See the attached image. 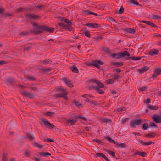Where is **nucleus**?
<instances>
[{
	"label": "nucleus",
	"instance_id": "1",
	"mask_svg": "<svg viewBox=\"0 0 161 161\" xmlns=\"http://www.w3.org/2000/svg\"><path fill=\"white\" fill-rule=\"evenodd\" d=\"M31 23L34 27L33 33L37 35L42 33L43 31L53 33L54 31V28L52 27L43 25H39L37 23L34 22H31Z\"/></svg>",
	"mask_w": 161,
	"mask_h": 161
},
{
	"label": "nucleus",
	"instance_id": "2",
	"mask_svg": "<svg viewBox=\"0 0 161 161\" xmlns=\"http://www.w3.org/2000/svg\"><path fill=\"white\" fill-rule=\"evenodd\" d=\"M61 20L62 21V22L58 23L59 26L62 27L64 29H68L70 31L73 30V28L71 27L72 23L70 21L64 18H62Z\"/></svg>",
	"mask_w": 161,
	"mask_h": 161
},
{
	"label": "nucleus",
	"instance_id": "3",
	"mask_svg": "<svg viewBox=\"0 0 161 161\" xmlns=\"http://www.w3.org/2000/svg\"><path fill=\"white\" fill-rule=\"evenodd\" d=\"M20 93L23 96L30 99H34L35 97L34 93L27 92L25 90L21 91Z\"/></svg>",
	"mask_w": 161,
	"mask_h": 161
},
{
	"label": "nucleus",
	"instance_id": "4",
	"mask_svg": "<svg viewBox=\"0 0 161 161\" xmlns=\"http://www.w3.org/2000/svg\"><path fill=\"white\" fill-rule=\"evenodd\" d=\"M42 121L44 125L48 128L49 129H54L55 128V126L53 124L50 123L49 121L45 119H42Z\"/></svg>",
	"mask_w": 161,
	"mask_h": 161
},
{
	"label": "nucleus",
	"instance_id": "5",
	"mask_svg": "<svg viewBox=\"0 0 161 161\" xmlns=\"http://www.w3.org/2000/svg\"><path fill=\"white\" fill-rule=\"evenodd\" d=\"M141 122L142 120L140 119H135L130 121V124L131 127L135 128L136 125H140Z\"/></svg>",
	"mask_w": 161,
	"mask_h": 161
},
{
	"label": "nucleus",
	"instance_id": "6",
	"mask_svg": "<svg viewBox=\"0 0 161 161\" xmlns=\"http://www.w3.org/2000/svg\"><path fill=\"white\" fill-rule=\"evenodd\" d=\"M68 94L67 93H65L63 92L60 94L55 95L53 96V97L54 99H56L57 98H63L67 100L68 99V97L67 96Z\"/></svg>",
	"mask_w": 161,
	"mask_h": 161
},
{
	"label": "nucleus",
	"instance_id": "7",
	"mask_svg": "<svg viewBox=\"0 0 161 161\" xmlns=\"http://www.w3.org/2000/svg\"><path fill=\"white\" fill-rule=\"evenodd\" d=\"M90 82L96 83L98 86H99V87L101 88H103L104 87V85L102 83L96 79H91L90 80Z\"/></svg>",
	"mask_w": 161,
	"mask_h": 161
},
{
	"label": "nucleus",
	"instance_id": "8",
	"mask_svg": "<svg viewBox=\"0 0 161 161\" xmlns=\"http://www.w3.org/2000/svg\"><path fill=\"white\" fill-rule=\"evenodd\" d=\"M85 25L87 26L89 28H97L100 27V24H97V23H88L86 24Z\"/></svg>",
	"mask_w": 161,
	"mask_h": 161
},
{
	"label": "nucleus",
	"instance_id": "9",
	"mask_svg": "<svg viewBox=\"0 0 161 161\" xmlns=\"http://www.w3.org/2000/svg\"><path fill=\"white\" fill-rule=\"evenodd\" d=\"M24 76L27 80L30 81H35L36 80V78L35 77L33 76L26 75H24Z\"/></svg>",
	"mask_w": 161,
	"mask_h": 161
},
{
	"label": "nucleus",
	"instance_id": "10",
	"mask_svg": "<svg viewBox=\"0 0 161 161\" xmlns=\"http://www.w3.org/2000/svg\"><path fill=\"white\" fill-rule=\"evenodd\" d=\"M63 81L65 83V84L70 87H72L74 86L71 83V81L70 80H68L66 78H62Z\"/></svg>",
	"mask_w": 161,
	"mask_h": 161
},
{
	"label": "nucleus",
	"instance_id": "11",
	"mask_svg": "<svg viewBox=\"0 0 161 161\" xmlns=\"http://www.w3.org/2000/svg\"><path fill=\"white\" fill-rule=\"evenodd\" d=\"M26 17L28 19H36L39 17V16L33 14H31L30 13L26 14Z\"/></svg>",
	"mask_w": 161,
	"mask_h": 161
},
{
	"label": "nucleus",
	"instance_id": "12",
	"mask_svg": "<svg viewBox=\"0 0 161 161\" xmlns=\"http://www.w3.org/2000/svg\"><path fill=\"white\" fill-rule=\"evenodd\" d=\"M159 52V51L158 50L153 49L149 51L148 53V54L151 56H153L155 55H158Z\"/></svg>",
	"mask_w": 161,
	"mask_h": 161
},
{
	"label": "nucleus",
	"instance_id": "13",
	"mask_svg": "<svg viewBox=\"0 0 161 161\" xmlns=\"http://www.w3.org/2000/svg\"><path fill=\"white\" fill-rule=\"evenodd\" d=\"M139 22H140L144 23L147 25H149L152 27H157V26L156 25L150 21L143 20V21H139Z\"/></svg>",
	"mask_w": 161,
	"mask_h": 161
},
{
	"label": "nucleus",
	"instance_id": "14",
	"mask_svg": "<svg viewBox=\"0 0 161 161\" xmlns=\"http://www.w3.org/2000/svg\"><path fill=\"white\" fill-rule=\"evenodd\" d=\"M142 57H140V56L136 57L135 56H131L128 57L127 58V60L131 59L133 60L137 61L141 59V58Z\"/></svg>",
	"mask_w": 161,
	"mask_h": 161
},
{
	"label": "nucleus",
	"instance_id": "15",
	"mask_svg": "<svg viewBox=\"0 0 161 161\" xmlns=\"http://www.w3.org/2000/svg\"><path fill=\"white\" fill-rule=\"evenodd\" d=\"M100 88H101L100 87H99V86H96V87H94V90H95L97 92L100 94H103L104 93V91L101 89Z\"/></svg>",
	"mask_w": 161,
	"mask_h": 161
},
{
	"label": "nucleus",
	"instance_id": "16",
	"mask_svg": "<svg viewBox=\"0 0 161 161\" xmlns=\"http://www.w3.org/2000/svg\"><path fill=\"white\" fill-rule=\"evenodd\" d=\"M95 157L97 158V157H101L104 158L105 160L106 158L107 157L105 155L101 153H97L95 154Z\"/></svg>",
	"mask_w": 161,
	"mask_h": 161
},
{
	"label": "nucleus",
	"instance_id": "17",
	"mask_svg": "<svg viewBox=\"0 0 161 161\" xmlns=\"http://www.w3.org/2000/svg\"><path fill=\"white\" fill-rule=\"evenodd\" d=\"M149 67L148 66H146L140 69L139 72L142 74L146 72L149 69Z\"/></svg>",
	"mask_w": 161,
	"mask_h": 161
},
{
	"label": "nucleus",
	"instance_id": "18",
	"mask_svg": "<svg viewBox=\"0 0 161 161\" xmlns=\"http://www.w3.org/2000/svg\"><path fill=\"white\" fill-rule=\"evenodd\" d=\"M120 56L121 58L122 57H125L126 56H128V57H129V56L130 55V53L127 51H125L123 52H120Z\"/></svg>",
	"mask_w": 161,
	"mask_h": 161
},
{
	"label": "nucleus",
	"instance_id": "19",
	"mask_svg": "<svg viewBox=\"0 0 161 161\" xmlns=\"http://www.w3.org/2000/svg\"><path fill=\"white\" fill-rule=\"evenodd\" d=\"M147 108L149 110H157L158 108V107L156 106H154L150 104L148 105Z\"/></svg>",
	"mask_w": 161,
	"mask_h": 161
},
{
	"label": "nucleus",
	"instance_id": "20",
	"mask_svg": "<svg viewBox=\"0 0 161 161\" xmlns=\"http://www.w3.org/2000/svg\"><path fill=\"white\" fill-rule=\"evenodd\" d=\"M6 83L8 84L14 82V79L13 77H10L7 78L6 79Z\"/></svg>",
	"mask_w": 161,
	"mask_h": 161
},
{
	"label": "nucleus",
	"instance_id": "21",
	"mask_svg": "<svg viewBox=\"0 0 161 161\" xmlns=\"http://www.w3.org/2000/svg\"><path fill=\"white\" fill-rule=\"evenodd\" d=\"M86 65L90 66H94L96 67H99V65L96 63L95 60L93 61L91 63H88Z\"/></svg>",
	"mask_w": 161,
	"mask_h": 161
},
{
	"label": "nucleus",
	"instance_id": "22",
	"mask_svg": "<svg viewBox=\"0 0 161 161\" xmlns=\"http://www.w3.org/2000/svg\"><path fill=\"white\" fill-rule=\"evenodd\" d=\"M156 134L154 132H151L149 134L145 135V137L148 138H151L155 136Z\"/></svg>",
	"mask_w": 161,
	"mask_h": 161
},
{
	"label": "nucleus",
	"instance_id": "23",
	"mask_svg": "<svg viewBox=\"0 0 161 161\" xmlns=\"http://www.w3.org/2000/svg\"><path fill=\"white\" fill-rule=\"evenodd\" d=\"M111 64L119 67L123 66V63L122 62H112L111 63Z\"/></svg>",
	"mask_w": 161,
	"mask_h": 161
},
{
	"label": "nucleus",
	"instance_id": "24",
	"mask_svg": "<svg viewBox=\"0 0 161 161\" xmlns=\"http://www.w3.org/2000/svg\"><path fill=\"white\" fill-rule=\"evenodd\" d=\"M125 30L126 32H129L132 34H134L136 32V31L134 29L131 28H126Z\"/></svg>",
	"mask_w": 161,
	"mask_h": 161
},
{
	"label": "nucleus",
	"instance_id": "25",
	"mask_svg": "<svg viewBox=\"0 0 161 161\" xmlns=\"http://www.w3.org/2000/svg\"><path fill=\"white\" fill-rule=\"evenodd\" d=\"M146 154L145 152H140L136 151L135 153V155H140L142 157H145Z\"/></svg>",
	"mask_w": 161,
	"mask_h": 161
},
{
	"label": "nucleus",
	"instance_id": "26",
	"mask_svg": "<svg viewBox=\"0 0 161 161\" xmlns=\"http://www.w3.org/2000/svg\"><path fill=\"white\" fill-rule=\"evenodd\" d=\"M116 145L118 146V148H125L126 147V145L124 143H119L117 142L116 143Z\"/></svg>",
	"mask_w": 161,
	"mask_h": 161
},
{
	"label": "nucleus",
	"instance_id": "27",
	"mask_svg": "<svg viewBox=\"0 0 161 161\" xmlns=\"http://www.w3.org/2000/svg\"><path fill=\"white\" fill-rule=\"evenodd\" d=\"M76 122V120L75 119H73L72 120L68 119L67 120V122L68 123L71 125H73L75 124Z\"/></svg>",
	"mask_w": 161,
	"mask_h": 161
},
{
	"label": "nucleus",
	"instance_id": "28",
	"mask_svg": "<svg viewBox=\"0 0 161 161\" xmlns=\"http://www.w3.org/2000/svg\"><path fill=\"white\" fill-rule=\"evenodd\" d=\"M111 56L113 58L117 59L121 58L119 53H114L111 55Z\"/></svg>",
	"mask_w": 161,
	"mask_h": 161
},
{
	"label": "nucleus",
	"instance_id": "29",
	"mask_svg": "<svg viewBox=\"0 0 161 161\" xmlns=\"http://www.w3.org/2000/svg\"><path fill=\"white\" fill-rule=\"evenodd\" d=\"M71 69L72 72L74 73H78L79 72L78 68L75 65L73 66Z\"/></svg>",
	"mask_w": 161,
	"mask_h": 161
},
{
	"label": "nucleus",
	"instance_id": "30",
	"mask_svg": "<svg viewBox=\"0 0 161 161\" xmlns=\"http://www.w3.org/2000/svg\"><path fill=\"white\" fill-rule=\"evenodd\" d=\"M101 121L103 122L104 123H108L111 122L112 121V120L111 119L108 118H102L101 119Z\"/></svg>",
	"mask_w": 161,
	"mask_h": 161
},
{
	"label": "nucleus",
	"instance_id": "31",
	"mask_svg": "<svg viewBox=\"0 0 161 161\" xmlns=\"http://www.w3.org/2000/svg\"><path fill=\"white\" fill-rule=\"evenodd\" d=\"M40 155L44 157H46L48 156H50L51 154L49 152H45L43 153H40Z\"/></svg>",
	"mask_w": 161,
	"mask_h": 161
},
{
	"label": "nucleus",
	"instance_id": "32",
	"mask_svg": "<svg viewBox=\"0 0 161 161\" xmlns=\"http://www.w3.org/2000/svg\"><path fill=\"white\" fill-rule=\"evenodd\" d=\"M8 154L6 153H5L3 154L2 156V161H7V157Z\"/></svg>",
	"mask_w": 161,
	"mask_h": 161
},
{
	"label": "nucleus",
	"instance_id": "33",
	"mask_svg": "<svg viewBox=\"0 0 161 161\" xmlns=\"http://www.w3.org/2000/svg\"><path fill=\"white\" fill-rule=\"evenodd\" d=\"M95 61H96V63L97 64H98L99 66V67H97V68H99V69L100 68V66L99 65V64L102 65L104 64V63L103 62H102V61H101L100 60H95Z\"/></svg>",
	"mask_w": 161,
	"mask_h": 161
},
{
	"label": "nucleus",
	"instance_id": "34",
	"mask_svg": "<svg viewBox=\"0 0 161 161\" xmlns=\"http://www.w3.org/2000/svg\"><path fill=\"white\" fill-rule=\"evenodd\" d=\"M149 127L148 124L147 123H144L142 127V129L143 130H146Z\"/></svg>",
	"mask_w": 161,
	"mask_h": 161
},
{
	"label": "nucleus",
	"instance_id": "35",
	"mask_svg": "<svg viewBox=\"0 0 161 161\" xmlns=\"http://www.w3.org/2000/svg\"><path fill=\"white\" fill-rule=\"evenodd\" d=\"M105 138L107 139L110 143H114L116 144V142L114 140L110 138L108 136L106 137Z\"/></svg>",
	"mask_w": 161,
	"mask_h": 161
},
{
	"label": "nucleus",
	"instance_id": "36",
	"mask_svg": "<svg viewBox=\"0 0 161 161\" xmlns=\"http://www.w3.org/2000/svg\"><path fill=\"white\" fill-rule=\"evenodd\" d=\"M107 152L108 153V154L112 155L113 157L114 158H116L115 153L114 152H112L110 150H107Z\"/></svg>",
	"mask_w": 161,
	"mask_h": 161
},
{
	"label": "nucleus",
	"instance_id": "37",
	"mask_svg": "<svg viewBox=\"0 0 161 161\" xmlns=\"http://www.w3.org/2000/svg\"><path fill=\"white\" fill-rule=\"evenodd\" d=\"M27 138L30 140H32L34 139V137L32 135L28 134L26 137Z\"/></svg>",
	"mask_w": 161,
	"mask_h": 161
},
{
	"label": "nucleus",
	"instance_id": "38",
	"mask_svg": "<svg viewBox=\"0 0 161 161\" xmlns=\"http://www.w3.org/2000/svg\"><path fill=\"white\" fill-rule=\"evenodd\" d=\"M129 2L131 3L134 5H139V3L137 2V1H135L134 0H129Z\"/></svg>",
	"mask_w": 161,
	"mask_h": 161
},
{
	"label": "nucleus",
	"instance_id": "39",
	"mask_svg": "<svg viewBox=\"0 0 161 161\" xmlns=\"http://www.w3.org/2000/svg\"><path fill=\"white\" fill-rule=\"evenodd\" d=\"M152 18L154 19H161V16L159 15H153L152 16Z\"/></svg>",
	"mask_w": 161,
	"mask_h": 161
},
{
	"label": "nucleus",
	"instance_id": "40",
	"mask_svg": "<svg viewBox=\"0 0 161 161\" xmlns=\"http://www.w3.org/2000/svg\"><path fill=\"white\" fill-rule=\"evenodd\" d=\"M42 63L44 65H47V64H51V62L49 59H45L42 62Z\"/></svg>",
	"mask_w": 161,
	"mask_h": 161
},
{
	"label": "nucleus",
	"instance_id": "41",
	"mask_svg": "<svg viewBox=\"0 0 161 161\" xmlns=\"http://www.w3.org/2000/svg\"><path fill=\"white\" fill-rule=\"evenodd\" d=\"M75 118L76 119H79V118H80V119L83 120H84L85 121H87V119L86 118L84 117H81L80 116L76 115V116H75Z\"/></svg>",
	"mask_w": 161,
	"mask_h": 161
},
{
	"label": "nucleus",
	"instance_id": "42",
	"mask_svg": "<svg viewBox=\"0 0 161 161\" xmlns=\"http://www.w3.org/2000/svg\"><path fill=\"white\" fill-rule=\"evenodd\" d=\"M83 14L86 15H89L91 14V11L88 10H84L83 11Z\"/></svg>",
	"mask_w": 161,
	"mask_h": 161
},
{
	"label": "nucleus",
	"instance_id": "43",
	"mask_svg": "<svg viewBox=\"0 0 161 161\" xmlns=\"http://www.w3.org/2000/svg\"><path fill=\"white\" fill-rule=\"evenodd\" d=\"M28 34V32L27 31H23L21 32L19 34V35L22 36H24L25 35H27Z\"/></svg>",
	"mask_w": 161,
	"mask_h": 161
},
{
	"label": "nucleus",
	"instance_id": "44",
	"mask_svg": "<svg viewBox=\"0 0 161 161\" xmlns=\"http://www.w3.org/2000/svg\"><path fill=\"white\" fill-rule=\"evenodd\" d=\"M158 76V74L156 73L155 71L154 73L152 74V77L150 78V79H155Z\"/></svg>",
	"mask_w": 161,
	"mask_h": 161
},
{
	"label": "nucleus",
	"instance_id": "45",
	"mask_svg": "<svg viewBox=\"0 0 161 161\" xmlns=\"http://www.w3.org/2000/svg\"><path fill=\"white\" fill-rule=\"evenodd\" d=\"M155 73L157 74H158V75L161 74V68H156L155 69Z\"/></svg>",
	"mask_w": 161,
	"mask_h": 161
},
{
	"label": "nucleus",
	"instance_id": "46",
	"mask_svg": "<svg viewBox=\"0 0 161 161\" xmlns=\"http://www.w3.org/2000/svg\"><path fill=\"white\" fill-rule=\"evenodd\" d=\"M106 82L108 84H112L114 82L113 80L110 79H108L106 80Z\"/></svg>",
	"mask_w": 161,
	"mask_h": 161
},
{
	"label": "nucleus",
	"instance_id": "47",
	"mask_svg": "<svg viewBox=\"0 0 161 161\" xmlns=\"http://www.w3.org/2000/svg\"><path fill=\"white\" fill-rule=\"evenodd\" d=\"M74 103H75V105L77 107H79L82 105L81 103L78 101H74Z\"/></svg>",
	"mask_w": 161,
	"mask_h": 161
},
{
	"label": "nucleus",
	"instance_id": "48",
	"mask_svg": "<svg viewBox=\"0 0 161 161\" xmlns=\"http://www.w3.org/2000/svg\"><path fill=\"white\" fill-rule=\"evenodd\" d=\"M57 90L58 91H61L63 92H66V89H64L62 86H59Z\"/></svg>",
	"mask_w": 161,
	"mask_h": 161
},
{
	"label": "nucleus",
	"instance_id": "49",
	"mask_svg": "<svg viewBox=\"0 0 161 161\" xmlns=\"http://www.w3.org/2000/svg\"><path fill=\"white\" fill-rule=\"evenodd\" d=\"M124 10V8L122 6L121 7V8L119 11L117 12V13L118 14H121L123 12Z\"/></svg>",
	"mask_w": 161,
	"mask_h": 161
},
{
	"label": "nucleus",
	"instance_id": "50",
	"mask_svg": "<svg viewBox=\"0 0 161 161\" xmlns=\"http://www.w3.org/2000/svg\"><path fill=\"white\" fill-rule=\"evenodd\" d=\"M93 39H94V40L98 41L99 40L102 39H103V37L101 36H97L93 37Z\"/></svg>",
	"mask_w": 161,
	"mask_h": 161
},
{
	"label": "nucleus",
	"instance_id": "51",
	"mask_svg": "<svg viewBox=\"0 0 161 161\" xmlns=\"http://www.w3.org/2000/svg\"><path fill=\"white\" fill-rule=\"evenodd\" d=\"M34 146H35V147H37L38 148H42L43 146V145H40L38 143H37L36 142H35L34 143Z\"/></svg>",
	"mask_w": 161,
	"mask_h": 161
},
{
	"label": "nucleus",
	"instance_id": "52",
	"mask_svg": "<svg viewBox=\"0 0 161 161\" xmlns=\"http://www.w3.org/2000/svg\"><path fill=\"white\" fill-rule=\"evenodd\" d=\"M84 34L86 36L88 37H90V32L88 31V30L86 31H85V32H84Z\"/></svg>",
	"mask_w": 161,
	"mask_h": 161
},
{
	"label": "nucleus",
	"instance_id": "53",
	"mask_svg": "<svg viewBox=\"0 0 161 161\" xmlns=\"http://www.w3.org/2000/svg\"><path fill=\"white\" fill-rule=\"evenodd\" d=\"M45 7V6L44 5H38L36 6L35 8L36 9H41Z\"/></svg>",
	"mask_w": 161,
	"mask_h": 161
},
{
	"label": "nucleus",
	"instance_id": "54",
	"mask_svg": "<svg viewBox=\"0 0 161 161\" xmlns=\"http://www.w3.org/2000/svg\"><path fill=\"white\" fill-rule=\"evenodd\" d=\"M147 89H148L147 87L144 86V87H142L139 90V91L142 92V91H146V90H147Z\"/></svg>",
	"mask_w": 161,
	"mask_h": 161
},
{
	"label": "nucleus",
	"instance_id": "55",
	"mask_svg": "<svg viewBox=\"0 0 161 161\" xmlns=\"http://www.w3.org/2000/svg\"><path fill=\"white\" fill-rule=\"evenodd\" d=\"M129 119V118H124L122 119L121 123L122 124H125V122H126Z\"/></svg>",
	"mask_w": 161,
	"mask_h": 161
},
{
	"label": "nucleus",
	"instance_id": "56",
	"mask_svg": "<svg viewBox=\"0 0 161 161\" xmlns=\"http://www.w3.org/2000/svg\"><path fill=\"white\" fill-rule=\"evenodd\" d=\"M31 153V152L30 151H25L24 152L25 155V156H28Z\"/></svg>",
	"mask_w": 161,
	"mask_h": 161
},
{
	"label": "nucleus",
	"instance_id": "57",
	"mask_svg": "<svg viewBox=\"0 0 161 161\" xmlns=\"http://www.w3.org/2000/svg\"><path fill=\"white\" fill-rule=\"evenodd\" d=\"M150 126L151 127L157 128V125L153 122L150 123Z\"/></svg>",
	"mask_w": 161,
	"mask_h": 161
},
{
	"label": "nucleus",
	"instance_id": "58",
	"mask_svg": "<svg viewBox=\"0 0 161 161\" xmlns=\"http://www.w3.org/2000/svg\"><path fill=\"white\" fill-rule=\"evenodd\" d=\"M145 142L141 140H140L139 141L138 143L140 145H144Z\"/></svg>",
	"mask_w": 161,
	"mask_h": 161
},
{
	"label": "nucleus",
	"instance_id": "59",
	"mask_svg": "<svg viewBox=\"0 0 161 161\" xmlns=\"http://www.w3.org/2000/svg\"><path fill=\"white\" fill-rule=\"evenodd\" d=\"M93 141L95 142H97L100 144H102V142L98 139H94Z\"/></svg>",
	"mask_w": 161,
	"mask_h": 161
},
{
	"label": "nucleus",
	"instance_id": "60",
	"mask_svg": "<svg viewBox=\"0 0 161 161\" xmlns=\"http://www.w3.org/2000/svg\"><path fill=\"white\" fill-rule=\"evenodd\" d=\"M103 50L106 52L107 53H109L110 52V50L107 47H104L103 48Z\"/></svg>",
	"mask_w": 161,
	"mask_h": 161
},
{
	"label": "nucleus",
	"instance_id": "61",
	"mask_svg": "<svg viewBox=\"0 0 161 161\" xmlns=\"http://www.w3.org/2000/svg\"><path fill=\"white\" fill-rule=\"evenodd\" d=\"M51 68H48L45 69H41L42 71L44 72H47V71H50L51 70Z\"/></svg>",
	"mask_w": 161,
	"mask_h": 161
},
{
	"label": "nucleus",
	"instance_id": "62",
	"mask_svg": "<svg viewBox=\"0 0 161 161\" xmlns=\"http://www.w3.org/2000/svg\"><path fill=\"white\" fill-rule=\"evenodd\" d=\"M44 142H46L47 141H48V142H54V141L52 139L48 138L47 139H46L44 140Z\"/></svg>",
	"mask_w": 161,
	"mask_h": 161
},
{
	"label": "nucleus",
	"instance_id": "63",
	"mask_svg": "<svg viewBox=\"0 0 161 161\" xmlns=\"http://www.w3.org/2000/svg\"><path fill=\"white\" fill-rule=\"evenodd\" d=\"M53 114V113L52 112H48L47 113V115L49 116H52Z\"/></svg>",
	"mask_w": 161,
	"mask_h": 161
},
{
	"label": "nucleus",
	"instance_id": "64",
	"mask_svg": "<svg viewBox=\"0 0 161 161\" xmlns=\"http://www.w3.org/2000/svg\"><path fill=\"white\" fill-rule=\"evenodd\" d=\"M31 47H26L24 48V51H28L30 50L31 48Z\"/></svg>",
	"mask_w": 161,
	"mask_h": 161
}]
</instances>
